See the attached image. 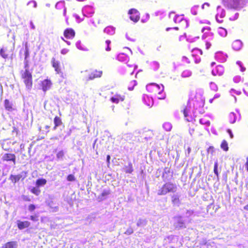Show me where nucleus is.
Listing matches in <instances>:
<instances>
[{"mask_svg": "<svg viewBox=\"0 0 248 248\" xmlns=\"http://www.w3.org/2000/svg\"><path fill=\"white\" fill-rule=\"evenodd\" d=\"M248 0H222L224 6L228 10L239 11L246 5Z\"/></svg>", "mask_w": 248, "mask_h": 248, "instance_id": "f257e3e1", "label": "nucleus"}, {"mask_svg": "<svg viewBox=\"0 0 248 248\" xmlns=\"http://www.w3.org/2000/svg\"><path fill=\"white\" fill-rule=\"evenodd\" d=\"M177 190L176 184L171 182H167L159 187L157 191L158 195H165L168 193H175Z\"/></svg>", "mask_w": 248, "mask_h": 248, "instance_id": "f03ea898", "label": "nucleus"}, {"mask_svg": "<svg viewBox=\"0 0 248 248\" xmlns=\"http://www.w3.org/2000/svg\"><path fill=\"white\" fill-rule=\"evenodd\" d=\"M81 73L82 74L83 80L86 82L93 80L95 78H100L102 75V71L97 70H94L91 72L86 70L84 72H81Z\"/></svg>", "mask_w": 248, "mask_h": 248, "instance_id": "7ed1b4c3", "label": "nucleus"}, {"mask_svg": "<svg viewBox=\"0 0 248 248\" xmlns=\"http://www.w3.org/2000/svg\"><path fill=\"white\" fill-rule=\"evenodd\" d=\"M22 78L24 79L26 88L28 90L30 89L32 86V76L28 69H26L22 73Z\"/></svg>", "mask_w": 248, "mask_h": 248, "instance_id": "20e7f679", "label": "nucleus"}, {"mask_svg": "<svg viewBox=\"0 0 248 248\" xmlns=\"http://www.w3.org/2000/svg\"><path fill=\"white\" fill-rule=\"evenodd\" d=\"M128 14L130 15V18L135 22H138L140 19V13L135 9H131L128 12Z\"/></svg>", "mask_w": 248, "mask_h": 248, "instance_id": "39448f33", "label": "nucleus"}, {"mask_svg": "<svg viewBox=\"0 0 248 248\" xmlns=\"http://www.w3.org/2000/svg\"><path fill=\"white\" fill-rule=\"evenodd\" d=\"M75 35V31L71 28L66 29L64 31V36L67 39H72Z\"/></svg>", "mask_w": 248, "mask_h": 248, "instance_id": "423d86ee", "label": "nucleus"}, {"mask_svg": "<svg viewBox=\"0 0 248 248\" xmlns=\"http://www.w3.org/2000/svg\"><path fill=\"white\" fill-rule=\"evenodd\" d=\"M16 155L13 154H5L2 157V159L4 161H12L14 164H16Z\"/></svg>", "mask_w": 248, "mask_h": 248, "instance_id": "0eeeda50", "label": "nucleus"}, {"mask_svg": "<svg viewBox=\"0 0 248 248\" xmlns=\"http://www.w3.org/2000/svg\"><path fill=\"white\" fill-rule=\"evenodd\" d=\"M51 82L50 80L45 79L42 83V90L46 92L50 88Z\"/></svg>", "mask_w": 248, "mask_h": 248, "instance_id": "6e6552de", "label": "nucleus"}, {"mask_svg": "<svg viewBox=\"0 0 248 248\" xmlns=\"http://www.w3.org/2000/svg\"><path fill=\"white\" fill-rule=\"evenodd\" d=\"M183 113L186 120L188 122H190L192 120V118L189 116V114L190 113V107L186 106L183 110Z\"/></svg>", "mask_w": 248, "mask_h": 248, "instance_id": "1a4fd4ad", "label": "nucleus"}, {"mask_svg": "<svg viewBox=\"0 0 248 248\" xmlns=\"http://www.w3.org/2000/svg\"><path fill=\"white\" fill-rule=\"evenodd\" d=\"M217 14L216 15V17L217 18L218 16L221 18H223L225 17L226 15L225 10L223 9L220 6H218L217 8Z\"/></svg>", "mask_w": 248, "mask_h": 248, "instance_id": "9d476101", "label": "nucleus"}, {"mask_svg": "<svg viewBox=\"0 0 248 248\" xmlns=\"http://www.w3.org/2000/svg\"><path fill=\"white\" fill-rule=\"evenodd\" d=\"M17 225L19 229L22 230L28 227L30 225V222L28 221H17Z\"/></svg>", "mask_w": 248, "mask_h": 248, "instance_id": "9b49d317", "label": "nucleus"}, {"mask_svg": "<svg viewBox=\"0 0 248 248\" xmlns=\"http://www.w3.org/2000/svg\"><path fill=\"white\" fill-rule=\"evenodd\" d=\"M51 62L52 63V66L54 68L55 70L58 74H60L61 73V68L60 67V62L57 61H55V59L53 58L51 60Z\"/></svg>", "mask_w": 248, "mask_h": 248, "instance_id": "f8f14e48", "label": "nucleus"}, {"mask_svg": "<svg viewBox=\"0 0 248 248\" xmlns=\"http://www.w3.org/2000/svg\"><path fill=\"white\" fill-rule=\"evenodd\" d=\"M175 223L174 225L177 228H181L185 226V223L181 217H177L175 218Z\"/></svg>", "mask_w": 248, "mask_h": 248, "instance_id": "ddd939ff", "label": "nucleus"}, {"mask_svg": "<svg viewBox=\"0 0 248 248\" xmlns=\"http://www.w3.org/2000/svg\"><path fill=\"white\" fill-rule=\"evenodd\" d=\"M242 46V42L239 40L234 41L232 44V48L236 51L239 50Z\"/></svg>", "mask_w": 248, "mask_h": 248, "instance_id": "4468645a", "label": "nucleus"}, {"mask_svg": "<svg viewBox=\"0 0 248 248\" xmlns=\"http://www.w3.org/2000/svg\"><path fill=\"white\" fill-rule=\"evenodd\" d=\"M4 107L6 110L12 111L14 109L13 108V104L8 99H5L4 102Z\"/></svg>", "mask_w": 248, "mask_h": 248, "instance_id": "2eb2a0df", "label": "nucleus"}, {"mask_svg": "<svg viewBox=\"0 0 248 248\" xmlns=\"http://www.w3.org/2000/svg\"><path fill=\"white\" fill-rule=\"evenodd\" d=\"M171 202L173 204L177 206H179L180 204V201L179 200V196L177 194H173L171 196Z\"/></svg>", "mask_w": 248, "mask_h": 248, "instance_id": "dca6fc26", "label": "nucleus"}, {"mask_svg": "<svg viewBox=\"0 0 248 248\" xmlns=\"http://www.w3.org/2000/svg\"><path fill=\"white\" fill-rule=\"evenodd\" d=\"M17 243L15 241L7 242L4 245L2 246L1 248H17Z\"/></svg>", "mask_w": 248, "mask_h": 248, "instance_id": "f3484780", "label": "nucleus"}, {"mask_svg": "<svg viewBox=\"0 0 248 248\" xmlns=\"http://www.w3.org/2000/svg\"><path fill=\"white\" fill-rule=\"evenodd\" d=\"M124 100V97L123 96H121L120 95H116L114 96H112L110 98V100L112 102L114 103L117 104L119 103V101H123Z\"/></svg>", "mask_w": 248, "mask_h": 248, "instance_id": "a211bd4d", "label": "nucleus"}, {"mask_svg": "<svg viewBox=\"0 0 248 248\" xmlns=\"http://www.w3.org/2000/svg\"><path fill=\"white\" fill-rule=\"evenodd\" d=\"M210 28L209 27L204 28L202 29V32L204 33L203 35L202 36V38L203 39H205L208 36L212 37L213 35V33L211 32H204L205 30L209 31Z\"/></svg>", "mask_w": 248, "mask_h": 248, "instance_id": "6ab92c4d", "label": "nucleus"}, {"mask_svg": "<svg viewBox=\"0 0 248 248\" xmlns=\"http://www.w3.org/2000/svg\"><path fill=\"white\" fill-rule=\"evenodd\" d=\"M115 29L112 26H108L105 28L104 32L109 35H113L115 33Z\"/></svg>", "mask_w": 248, "mask_h": 248, "instance_id": "aec40b11", "label": "nucleus"}, {"mask_svg": "<svg viewBox=\"0 0 248 248\" xmlns=\"http://www.w3.org/2000/svg\"><path fill=\"white\" fill-rule=\"evenodd\" d=\"M134 136L133 133H129L124 134L123 136V139L127 141H130L131 140H134Z\"/></svg>", "mask_w": 248, "mask_h": 248, "instance_id": "412c9836", "label": "nucleus"}, {"mask_svg": "<svg viewBox=\"0 0 248 248\" xmlns=\"http://www.w3.org/2000/svg\"><path fill=\"white\" fill-rule=\"evenodd\" d=\"M147 224V220L144 218H139L137 221V225L138 227H143Z\"/></svg>", "mask_w": 248, "mask_h": 248, "instance_id": "4be33fe9", "label": "nucleus"}, {"mask_svg": "<svg viewBox=\"0 0 248 248\" xmlns=\"http://www.w3.org/2000/svg\"><path fill=\"white\" fill-rule=\"evenodd\" d=\"M180 18V16H174L173 17V21L175 23H177L178 22H184L186 24V27H187V21L186 20L183 19L182 18Z\"/></svg>", "mask_w": 248, "mask_h": 248, "instance_id": "5701e85b", "label": "nucleus"}, {"mask_svg": "<svg viewBox=\"0 0 248 248\" xmlns=\"http://www.w3.org/2000/svg\"><path fill=\"white\" fill-rule=\"evenodd\" d=\"M237 116L236 114L231 112L229 115V121L231 124H234L236 120Z\"/></svg>", "mask_w": 248, "mask_h": 248, "instance_id": "b1692460", "label": "nucleus"}, {"mask_svg": "<svg viewBox=\"0 0 248 248\" xmlns=\"http://www.w3.org/2000/svg\"><path fill=\"white\" fill-rule=\"evenodd\" d=\"M46 180L45 179H39L36 180V185L39 187L40 186H42L46 184Z\"/></svg>", "mask_w": 248, "mask_h": 248, "instance_id": "393cba45", "label": "nucleus"}, {"mask_svg": "<svg viewBox=\"0 0 248 248\" xmlns=\"http://www.w3.org/2000/svg\"><path fill=\"white\" fill-rule=\"evenodd\" d=\"M163 127L167 131H170L172 128V125L170 123L166 122L163 124Z\"/></svg>", "mask_w": 248, "mask_h": 248, "instance_id": "a878e982", "label": "nucleus"}, {"mask_svg": "<svg viewBox=\"0 0 248 248\" xmlns=\"http://www.w3.org/2000/svg\"><path fill=\"white\" fill-rule=\"evenodd\" d=\"M22 176L21 175H11V179L14 183H16L19 181L21 179Z\"/></svg>", "mask_w": 248, "mask_h": 248, "instance_id": "bb28decb", "label": "nucleus"}, {"mask_svg": "<svg viewBox=\"0 0 248 248\" xmlns=\"http://www.w3.org/2000/svg\"><path fill=\"white\" fill-rule=\"evenodd\" d=\"M191 72L189 70H187L183 71V73H182L181 76L183 78H188L190 77L191 76Z\"/></svg>", "mask_w": 248, "mask_h": 248, "instance_id": "cd10ccee", "label": "nucleus"}, {"mask_svg": "<svg viewBox=\"0 0 248 248\" xmlns=\"http://www.w3.org/2000/svg\"><path fill=\"white\" fill-rule=\"evenodd\" d=\"M64 7L65 6L64 1H59L55 5L56 8L58 9H61L64 8Z\"/></svg>", "mask_w": 248, "mask_h": 248, "instance_id": "c85d7f7f", "label": "nucleus"}, {"mask_svg": "<svg viewBox=\"0 0 248 248\" xmlns=\"http://www.w3.org/2000/svg\"><path fill=\"white\" fill-rule=\"evenodd\" d=\"M161 86L162 87V89L161 91L159 92V93H158V98L159 99H163L165 98V93H162V92L163 91L164 89V87L162 84H161Z\"/></svg>", "mask_w": 248, "mask_h": 248, "instance_id": "c756f323", "label": "nucleus"}, {"mask_svg": "<svg viewBox=\"0 0 248 248\" xmlns=\"http://www.w3.org/2000/svg\"><path fill=\"white\" fill-rule=\"evenodd\" d=\"M151 86H154L158 90L160 89V86L159 85L155 83H150V84H148L146 86V89L149 90L150 88V87H151Z\"/></svg>", "mask_w": 248, "mask_h": 248, "instance_id": "7c9ffc66", "label": "nucleus"}, {"mask_svg": "<svg viewBox=\"0 0 248 248\" xmlns=\"http://www.w3.org/2000/svg\"><path fill=\"white\" fill-rule=\"evenodd\" d=\"M218 33L221 36L223 37H225L227 34V31L222 28H220L219 29Z\"/></svg>", "mask_w": 248, "mask_h": 248, "instance_id": "2f4dec72", "label": "nucleus"}, {"mask_svg": "<svg viewBox=\"0 0 248 248\" xmlns=\"http://www.w3.org/2000/svg\"><path fill=\"white\" fill-rule=\"evenodd\" d=\"M54 123L56 126H58L60 125L62 123L61 120L59 117L56 116L54 118Z\"/></svg>", "mask_w": 248, "mask_h": 248, "instance_id": "473e14b6", "label": "nucleus"}, {"mask_svg": "<svg viewBox=\"0 0 248 248\" xmlns=\"http://www.w3.org/2000/svg\"><path fill=\"white\" fill-rule=\"evenodd\" d=\"M221 147L224 151H227L228 150V143L226 141L223 140L221 144Z\"/></svg>", "mask_w": 248, "mask_h": 248, "instance_id": "72a5a7b5", "label": "nucleus"}, {"mask_svg": "<svg viewBox=\"0 0 248 248\" xmlns=\"http://www.w3.org/2000/svg\"><path fill=\"white\" fill-rule=\"evenodd\" d=\"M76 45L78 49H79L80 50H83V51H87V48H83V47H82L81 43V41H78L76 43Z\"/></svg>", "mask_w": 248, "mask_h": 248, "instance_id": "f704fd0d", "label": "nucleus"}, {"mask_svg": "<svg viewBox=\"0 0 248 248\" xmlns=\"http://www.w3.org/2000/svg\"><path fill=\"white\" fill-rule=\"evenodd\" d=\"M31 192L37 196L39 195L40 193V190L38 188L36 187H33L31 189Z\"/></svg>", "mask_w": 248, "mask_h": 248, "instance_id": "c9c22d12", "label": "nucleus"}, {"mask_svg": "<svg viewBox=\"0 0 248 248\" xmlns=\"http://www.w3.org/2000/svg\"><path fill=\"white\" fill-rule=\"evenodd\" d=\"M216 70H217V71L218 72L219 76L222 75V74H223V71L222 66H221L220 65H218L216 67Z\"/></svg>", "mask_w": 248, "mask_h": 248, "instance_id": "e433bc0d", "label": "nucleus"}, {"mask_svg": "<svg viewBox=\"0 0 248 248\" xmlns=\"http://www.w3.org/2000/svg\"><path fill=\"white\" fill-rule=\"evenodd\" d=\"M64 156V152L62 151L59 152L57 154V158L59 159L62 160Z\"/></svg>", "mask_w": 248, "mask_h": 248, "instance_id": "4c0bfd02", "label": "nucleus"}, {"mask_svg": "<svg viewBox=\"0 0 248 248\" xmlns=\"http://www.w3.org/2000/svg\"><path fill=\"white\" fill-rule=\"evenodd\" d=\"M200 123L202 124H205L208 126L210 125V122L209 121L205 120L204 119H201L200 120Z\"/></svg>", "mask_w": 248, "mask_h": 248, "instance_id": "58836bf2", "label": "nucleus"}, {"mask_svg": "<svg viewBox=\"0 0 248 248\" xmlns=\"http://www.w3.org/2000/svg\"><path fill=\"white\" fill-rule=\"evenodd\" d=\"M217 163L216 162L214 164V171L215 174L217 175V178H218V172L217 170Z\"/></svg>", "mask_w": 248, "mask_h": 248, "instance_id": "ea45409f", "label": "nucleus"}, {"mask_svg": "<svg viewBox=\"0 0 248 248\" xmlns=\"http://www.w3.org/2000/svg\"><path fill=\"white\" fill-rule=\"evenodd\" d=\"M239 16V14L238 13H236L233 16H231L229 18L230 20L234 21L236 20Z\"/></svg>", "mask_w": 248, "mask_h": 248, "instance_id": "a19ab883", "label": "nucleus"}, {"mask_svg": "<svg viewBox=\"0 0 248 248\" xmlns=\"http://www.w3.org/2000/svg\"><path fill=\"white\" fill-rule=\"evenodd\" d=\"M0 55L4 59H6L7 57V55L5 54V51L3 48H1L0 50Z\"/></svg>", "mask_w": 248, "mask_h": 248, "instance_id": "79ce46f5", "label": "nucleus"}, {"mask_svg": "<svg viewBox=\"0 0 248 248\" xmlns=\"http://www.w3.org/2000/svg\"><path fill=\"white\" fill-rule=\"evenodd\" d=\"M67 180L68 181L73 182L75 180V176H74V175L69 174L68 175V176L67 177Z\"/></svg>", "mask_w": 248, "mask_h": 248, "instance_id": "37998d69", "label": "nucleus"}, {"mask_svg": "<svg viewBox=\"0 0 248 248\" xmlns=\"http://www.w3.org/2000/svg\"><path fill=\"white\" fill-rule=\"evenodd\" d=\"M29 56V48L27 46V45L26 44V46H25V60H26Z\"/></svg>", "mask_w": 248, "mask_h": 248, "instance_id": "c03bdc74", "label": "nucleus"}, {"mask_svg": "<svg viewBox=\"0 0 248 248\" xmlns=\"http://www.w3.org/2000/svg\"><path fill=\"white\" fill-rule=\"evenodd\" d=\"M133 133L134 136V138L135 139L137 137L140 136L141 134V131L140 130L137 129L134 131Z\"/></svg>", "mask_w": 248, "mask_h": 248, "instance_id": "a18cd8bd", "label": "nucleus"}, {"mask_svg": "<svg viewBox=\"0 0 248 248\" xmlns=\"http://www.w3.org/2000/svg\"><path fill=\"white\" fill-rule=\"evenodd\" d=\"M199 6L197 5V6H193L191 9V13L194 15H196L197 14V11H196V9Z\"/></svg>", "mask_w": 248, "mask_h": 248, "instance_id": "49530a36", "label": "nucleus"}, {"mask_svg": "<svg viewBox=\"0 0 248 248\" xmlns=\"http://www.w3.org/2000/svg\"><path fill=\"white\" fill-rule=\"evenodd\" d=\"M210 88L212 90L215 91H216L217 90V85L215 83H213V82H211L210 83Z\"/></svg>", "mask_w": 248, "mask_h": 248, "instance_id": "de8ad7c7", "label": "nucleus"}, {"mask_svg": "<svg viewBox=\"0 0 248 248\" xmlns=\"http://www.w3.org/2000/svg\"><path fill=\"white\" fill-rule=\"evenodd\" d=\"M133 232V230L132 228L129 227L127 229V230L124 232V234L127 235H130Z\"/></svg>", "mask_w": 248, "mask_h": 248, "instance_id": "09e8293b", "label": "nucleus"}, {"mask_svg": "<svg viewBox=\"0 0 248 248\" xmlns=\"http://www.w3.org/2000/svg\"><path fill=\"white\" fill-rule=\"evenodd\" d=\"M241 80V77L239 76H235L233 78V81L235 83H238Z\"/></svg>", "mask_w": 248, "mask_h": 248, "instance_id": "8fccbe9b", "label": "nucleus"}, {"mask_svg": "<svg viewBox=\"0 0 248 248\" xmlns=\"http://www.w3.org/2000/svg\"><path fill=\"white\" fill-rule=\"evenodd\" d=\"M106 44L107 45V47L106 48V51H110L111 48L109 46V45L110 44V41L109 40H107L106 41Z\"/></svg>", "mask_w": 248, "mask_h": 248, "instance_id": "3c124183", "label": "nucleus"}, {"mask_svg": "<svg viewBox=\"0 0 248 248\" xmlns=\"http://www.w3.org/2000/svg\"><path fill=\"white\" fill-rule=\"evenodd\" d=\"M109 194V192L108 190H104L101 193V196L102 197H105Z\"/></svg>", "mask_w": 248, "mask_h": 248, "instance_id": "603ef678", "label": "nucleus"}, {"mask_svg": "<svg viewBox=\"0 0 248 248\" xmlns=\"http://www.w3.org/2000/svg\"><path fill=\"white\" fill-rule=\"evenodd\" d=\"M131 83L133 84V87H128V90L130 91H132L133 90L134 86H136V85L137 84V82L136 80H133L131 82Z\"/></svg>", "mask_w": 248, "mask_h": 248, "instance_id": "864d4df0", "label": "nucleus"}, {"mask_svg": "<svg viewBox=\"0 0 248 248\" xmlns=\"http://www.w3.org/2000/svg\"><path fill=\"white\" fill-rule=\"evenodd\" d=\"M236 63L241 67V71L242 72H244V71H245L246 69L245 67L242 66V62L240 61H237Z\"/></svg>", "mask_w": 248, "mask_h": 248, "instance_id": "5fc2aeb1", "label": "nucleus"}, {"mask_svg": "<svg viewBox=\"0 0 248 248\" xmlns=\"http://www.w3.org/2000/svg\"><path fill=\"white\" fill-rule=\"evenodd\" d=\"M28 209L29 211H33L35 209V206L34 204H30Z\"/></svg>", "mask_w": 248, "mask_h": 248, "instance_id": "6e6d98bb", "label": "nucleus"}, {"mask_svg": "<svg viewBox=\"0 0 248 248\" xmlns=\"http://www.w3.org/2000/svg\"><path fill=\"white\" fill-rule=\"evenodd\" d=\"M91 9V7L89 6H85L83 8V10H82V12L83 13V14L84 15L85 13L89 9Z\"/></svg>", "mask_w": 248, "mask_h": 248, "instance_id": "4d7b16f0", "label": "nucleus"}, {"mask_svg": "<svg viewBox=\"0 0 248 248\" xmlns=\"http://www.w3.org/2000/svg\"><path fill=\"white\" fill-rule=\"evenodd\" d=\"M193 213V211L191 210H187L186 212V217H189L191 215H192Z\"/></svg>", "mask_w": 248, "mask_h": 248, "instance_id": "13d9d810", "label": "nucleus"}, {"mask_svg": "<svg viewBox=\"0 0 248 248\" xmlns=\"http://www.w3.org/2000/svg\"><path fill=\"white\" fill-rule=\"evenodd\" d=\"M69 51V50L66 48H63L61 50V53L63 55L67 54Z\"/></svg>", "mask_w": 248, "mask_h": 248, "instance_id": "bf43d9fd", "label": "nucleus"}, {"mask_svg": "<svg viewBox=\"0 0 248 248\" xmlns=\"http://www.w3.org/2000/svg\"><path fill=\"white\" fill-rule=\"evenodd\" d=\"M32 3H33V7H34V8L36 7L37 3H36V1H33V0L29 2H28V5H30V4H31Z\"/></svg>", "mask_w": 248, "mask_h": 248, "instance_id": "052dcab7", "label": "nucleus"}, {"mask_svg": "<svg viewBox=\"0 0 248 248\" xmlns=\"http://www.w3.org/2000/svg\"><path fill=\"white\" fill-rule=\"evenodd\" d=\"M30 219L32 221H37L38 220L37 217L35 216H31L30 217Z\"/></svg>", "mask_w": 248, "mask_h": 248, "instance_id": "680f3d73", "label": "nucleus"}, {"mask_svg": "<svg viewBox=\"0 0 248 248\" xmlns=\"http://www.w3.org/2000/svg\"><path fill=\"white\" fill-rule=\"evenodd\" d=\"M227 132L229 134L231 138H232V139L233 138V134L232 133V132L231 130V129H228Z\"/></svg>", "mask_w": 248, "mask_h": 248, "instance_id": "e2e57ef3", "label": "nucleus"}, {"mask_svg": "<svg viewBox=\"0 0 248 248\" xmlns=\"http://www.w3.org/2000/svg\"><path fill=\"white\" fill-rule=\"evenodd\" d=\"M211 46V43L207 41L206 42V49H208Z\"/></svg>", "mask_w": 248, "mask_h": 248, "instance_id": "0e129e2a", "label": "nucleus"}, {"mask_svg": "<svg viewBox=\"0 0 248 248\" xmlns=\"http://www.w3.org/2000/svg\"><path fill=\"white\" fill-rule=\"evenodd\" d=\"M75 16L76 18L77 19V20H78V22H80L81 21H82V19H80V17L79 16L76 15Z\"/></svg>", "mask_w": 248, "mask_h": 248, "instance_id": "69168bd1", "label": "nucleus"}, {"mask_svg": "<svg viewBox=\"0 0 248 248\" xmlns=\"http://www.w3.org/2000/svg\"><path fill=\"white\" fill-rule=\"evenodd\" d=\"M212 74L213 76H216L217 75H218V72L217 71V70L216 69V70H213L212 71Z\"/></svg>", "mask_w": 248, "mask_h": 248, "instance_id": "338daca9", "label": "nucleus"}, {"mask_svg": "<svg viewBox=\"0 0 248 248\" xmlns=\"http://www.w3.org/2000/svg\"><path fill=\"white\" fill-rule=\"evenodd\" d=\"M245 167L247 171H248V157H247V161L245 163Z\"/></svg>", "mask_w": 248, "mask_h": 248, "instance_id": "774afa93", "label": "nucleus"}]
</instances>
